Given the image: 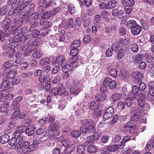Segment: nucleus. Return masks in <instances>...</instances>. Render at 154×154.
Segmentation results:
<instances>
[{
    "label": "nucleus",
    "instance_id": "nucleus-1",
    "mask_svg": "<svg viewBox=\"0 0 154 154\" xmlns=\"http://www.w3.org/2000/svg\"><path fill=\"white\" fill-rule=\"evenodd\" d=\"M65 57L63 55L58 56L56 59L54 64L61 65L63 71L71 70L76 68L78 66L76 59L75 57H72L69 60L68 64H66L63 62Z\"/></svg>",
    "mask_w": 154,
    "mask_h": 154
},
{
    "label": "nucleus",
    "instance_id": "nucleus-2",
    "mask_svg": "<svg viewBox=\"0 0 154 154\" xmlns=\"http://www.w3.org/2000/svg\"><path fill=\"white\" fill-rule=\"evenodd\" d=\"M15 149H17L18 152L23 154H29V153L32 151L33 146H31L29 141L23 142V140L18 141L14 145Z\"/></svg>",
    "mask_w": 154,
    "mask_h": 154
},
{
    "label": "nucleus",
    "instance_id": "nucleus-3",
    "mask_svg": "<svg viewBox=\"0 0 154 154\" xmlns=\"http://www.w3.org/2000/svg\"><path fill=\"white\" fill-rule=\"evenodd\" d=\"M25 128L23 126H20L16 129V131L14 132V137L12 138L9 143L11 146L15 145L18 141L23 140V134L24 133Z\"/></svg>",
    "mask_w": 154,
    "mask_h": 154
},
{
    "label": "nucleus",
    "instance_id": "nucleus-4",
    "mask_svg": "<svg viewBox=\"0 0 154 154\" xmlns=\"http://www.w3.org/2000/svg\"><path fill=\"white\" fill-rule=\"evenodd\" d=\"M27 36H25L24 38V36L19 37L18 35L15 36L14 39L13 38L10 37L9 38L8 42L4 44L2 47L3 49L5 51L8 50L9 49L11 48V46H10L11 43L18 44V42L21 43H24L27 39ZM14 45V44H13Z\"/></svg>",
    "mask_w": 154,
    "mask_h": 154
},
{
    "label": "nucleus",
    "instance_id": "nucleus-5",
    "mask_svg": "<svg viewBox=\"0 0 154 154\" xmlns=\"http://www.w3.org/2000/svg\"><path fill=\"white\" fill-rule=\"evenodd\" d=\"M11 32L13 35H14L13 39H14L15 36L18 35L19 37L24 36V38L25 36H27V39L29 38V35L28 34L23 35L22 33V29H21L17 28L14 25H12L10 27L7 28L5 31V35L6 37H8L10 35Z\"/></svg>",
    "mask_w": 154,
    "mask_h": 154
},
{
    "label": "nucleus",
    "instance_id": "nucleus-6",
    "mask_svg": "<svg viewBox=\"0 0 154 154\" xmlns=\"http://www.w3.org/2000/svg\"><path fill=\"white\" fill-rule=\"evenodd\" d=\"M142 113L139 109L136 110L134 112V114L131 117L132 121H139L141 123H145L146 122V118L145 116H142Z\"/></svg>",
    "mask_w": 154,
    "mask_h": 154
},
{
    "label": "nucleus",
    "instance_id": "nucleus-7",
    "mask_svg": "<svg viewBox=\"0 0 154 154\" xmlns=\"http://www.w3.org/2000/svg\"><path fill=\"white\" fill-rule=\"evenodd\" d=\"M59 128V124L57 122L52 123L50 124L48 128V130L49 131L53 133V135L51 136V138L55 140L57 138L55 136L60 135V132L58 131Z\"/></svg>",
    "mask_w": 154,
    "mask_h": 154
},
{
    "label": "nucleus",
    "instance_id": "nucleus-8",
    "mask_svg": "<svg viewBox=\"0 0 154 154\" xmlns=\"http://www.w3.org/2000/svg\"><path fill=\"white\" fill-rule=\"evenodd\" d=\"M40 24L42 27L40 29L41 33L42 35H45L48 34L49 31L48 28L51 26L52 24L51 23L48 21H44L43 19L41 20Z\"/></svg>",
    "mask_w": 154,
    "mask_h": 154
},
{
    "label": "nucleus",
    "instance_id": "nucleus-9",
    "mask_svg": "<svg viewBox=\"0 0 154 154\" xmlns=\"http://www.w3.org/2000/svg\"><path fill=\"white\" fill-rule=\"evenodd\" d=\"M83 82H79L77 80H75L73 82V85L70 88V92L71 94H76L78 95L81 90L79 87L82 86L84 87Z\"/></svg>",
    "mask_w": 154,
    "mask_h": 154
},
{
    "label": "nucleus",
    "instance_id": "nucleus-10",
    "mask_svg": "<svg viewBox=\"0 0 154 154\" xmlns=\"http://www.w3.org/2000/svg\"><path fill=\"white\" fill-rule=\"evenodd\" d=\"M20 2V0H15L12 5V8L8 12L9 16L13 15L14 16H17L19 13V11L17 9Z\"/></svg>",
    "mask_w": 154,
    "mask_h": 154
},
{
    "label": "nucleus",
    "instance_id": "nucleus-11",
    "mask_svg": "<svg viewBox=\"0 0 154 154\" xmlns=\"http://www.w3.org/2000/svg\"><path fill=\"white\" fill-rule=\"evenodd\" d=\"M31 10H28L26 13L23 12H21L18 16L19 19H21L23 21L27 22L30 20V17L32 13L31 12Z\"/></svg>",
    "mask_w": 154,
    "mask_h": 154
},
{
    "label": "nucleus",
    "instance_id": "nucleus-12",
    "mask_svg": "<svg viewBox=\"0 0 154 154\" xmlns=\"http://www.w3.org/2000/svg\"><path fill=\"white\" fill-rule=\"evenodd\" d=\"M132 78L134 80V82L135 84H139V83H140L143 78V74L139 72H135L131 74Z\"/></svg>",
    "mask_w": 154,
    "mask_h": 154
},
{
    "label": "nucleus",
    "instance_id": "nucleus-13",
    "mask_svg": "<svg viewBox=\"0 0 154 154\" xmlns=\"http://www.w3.org/2000/svg\"><path fill=\"white\" fill-rule=\"evenodd\" d=\"M131 122H129L126 124V125L122 129L123 133H128L129 131V133L133 134L137 132L133 126L131 125Z\"/></svg>",
    "mask_w": 154,
    "mask_h": 154
},
{
    "label": "nucleus",
    "instance_id": "nucleus-14",
    "mask_svg": "<svg viewBox=\"0 0 154 154\" xmlns=\"http://www.w3.org/2000/svg\"><path fill=\"white\" fill-rule=\"evenodd\" d=\"M107 71L111 76L116 78L117 75V70L114 64L111 63L108 67Z\"/></svg>",
    "mask_w": 154,
    "mask_h": 154
},
{
    "label": "nucleus",
    "instance_id": "nucleus-15",
    "mask_svg": "<svg viewBox=\"0 0 154 154\" xmlns=\"http://www.w3.org/2000/svg\"><path fill=\"white\" fill-rule=\"evenodd\" d=\"M10 108V105L8 103H4L0 107V112L2 113H5L7 116H9L11 113Z\"/></svg>",
    "mask_w": 154,
    "mask_h": 154
},
{
    "label": "nucleus",
    "instance_id": "nucleus-16",
    "mask_svg": "<svg viewBox=\"0 0 154 154\" xmlns=\"http://www.w3.org/2000/svg\"><path fill=\"white\" fill-rule=\"evenodd\" d=\"M104 84L107 85L110 89H114L116 86V82L109 78H107L104 81Z\"/></svg>",
    "mask_w": 154,
    "mask_h": 154
},
{
    "label": "nucleus",
    "instance_id": "nucleus-17",
    "mask_svg": "<svg viewBox=\"0 0 154 154\" xmlns=\"http://www.w3.org/2000/svg\"><path fill=\"white\" fill-rule=\"evenodd\" d=\"M114 109L112 106H110L107 108L103 115L104 120L109 119L113 114Z\"/></svg>",
    "mask_w": 154,
    "mask_h": 154
},
{
    "label": "nucleus",
    "instance_id": "nucleus-18",
    "mask_svg": "<svg viewBox=\"0 0 154 154\" xmlns=\"http://www.w3.org/2000/svg\"><path fill=\"white\" fill-rule=\"evenodd\" d=\"M138 103L142 109L144 111H148L150 108V105L144 100H142L141 99H138Z\"/></svg>",
    "mask_w": 154,
    "mask_h": 154
},
{
    "label": "nucleus",
    "instance_id": "nucleus-19",
    "mask_svg": "<svg viewBox=\"0 0 154 154\" xmlns=\"http://www.w3.org/2000/svg\"><path fill=\"white\" fill-rule=\"evenodd\" d=\"M139 89L138 87L136 85L133 86L131 91L128 94L130 95L129 96H131L132 99L136 98L138 100V94Z\"/></svg>",
    "mask_w": 154,
    "mask_h": 154
},
{
    "label": "nucleus",
    "instance_id": "nucleus-20",
    "mask_svg": "<svg viewBox=\"0 0 154 154\" xmlns=\"http://www.w3.org/2000/svg\"><path fill=\"white\" fill-rule=\"evenodd\" d=\"M14 44V45H13V43L10 44V46H11V48L8 49L6 53V55L8 57L11 58L15 53V51L14 48L18 46V44Z\"/></svg>",
    "mask_w": 154,
    "mask_h": 154
},
{
    "label": "nucleus",
    "instance_id": "nucleus-21",
    "mask_svg": "<svg viewBox=\"0 0 154 154\" xmlns=\"http://www.w3.org/2000/svg\"><path fill=\"white\" fill-rule=\"evenodd\" d=\"M14 63L13 60H11L6 62L4 64L3 69L5 72L7 73L8 71H9L12 70L11 67L13 66V64Z\"/></svg>",
    "mask_w": 154,
    "mask_h": 154
},
{
    "label": "nucleus",
    "instance_id": "nucleus-22",
    "mask_svg": "<svg viewBox=\"0 0 154 154\" xmlns=\"http://www.w3.org/2000/svg\"><path fill=\"white\" fill-rule=\"evenodd\" d=\"M122 97V95L119 93H116L112 94L110 97V100L112 102H115L119 101Z\"/></svg>",
    "mask_w": 154,
    "mask_h": 154
},
{
    "label": "nucleus",
    "instance_id": "nucleus-23",
    "mask_svg": "<svg viewBox=\"0 0 154 154\" xmlns=\"http://www.w3.org/2000/svg\"><path fill=\"white\" fill-rule=\"evenodd\" d=\"M32 47L30 45L26 48L25 47L22 48L21 50L24 51L23 55L24 56H27L29 55V53L34 50V47H32Z\"/></svg>",
    "mask_w": 154,
    "mask_h": 154
},
{
    "label": "nucleus",
    "instance_id": "nucleus-24",
    "mask_svg": "<svg viewBox=\"0 0 154 154\" xmlns=\"http://www.w3.org/2000/svg\"><path fill=\"white\" fill-rule=\"evenodd\" d=\"M141 30V26L138 25L134 26L131 30V34L134 35H139Z\"/></svg>",
    "mask_w": 154,
    "mask_h": 154
},
{
    "label": "nucleus",
    "instance_id": "nucleus-25",
    "mask_svg": "<svg viewBox=\"0 0 154 154\" xmlns=\"http://www.w3.org/2000/svg\"><path fill=\"white\" fill-rule=\"evenodd\" d=\"M50 38L51 39L54 41L56 40L57 42H59L64 41L65 39L64 36H60V35L58 34H56L55 35H51L50 36Z\"/></svg>",
    "mask_w": 154,
    "mask_h": 154
},
{
    "label": "nucleus",
    "instance_id": "nucleus-26",
    "mask_svg": "<svg viewBox=\"0 0 154 154\" xmlns=\"http://www.w3.org/2000/svg\"><path fill=\"white\" fill-rule=\"evenodd\" d=\"M3 80V82L1 85L2 88H7L10 89L12 88V84L9 83V79H6V78L4 77Z\"/></svg>",
    "mask_w": 154,
    "mask_h": 154
},
{
    "label": "nucleus",
    "instance_id": "nucleus-27",
    "mask_svg": "<svg viewBox=\"0 0 154 154\" xmlns=\"http://www.w3.org/2000/svg\"><path fill=\"white\" fill-rule=\"evenodd\" d=\"M8 90L5 89L0 92V100L2 102H5L6 100L7 95L8 94Z\"/></svg>",
    "mask_w": 154,
    "mask_h": 154
},
{
    "label": "nucleus",
    "instance_id": "nucleus-28",
    "mask_svg": "<svg viewBox=\"0 0 154 154\" xmlns=\"http://www.w3.org/2000/svg\"><path fill=\"white\" fill-rule=\"evenodd\" d=\"M119 76L122 79L125 80L129 77L130 74L126 70L123 69L121 70Z\"/></svg>",
    "mask_w": 154,
    "mask_h": 154
},
{
    "label": "nucleus",
    "instance_id": "nucleus-29",
    "mask_svg": "<svg viewBox=\"0 0 154 154\" xmlns=\"http://www.w3.org/2000/svg\"><path fill=\"white\" fill-rule=\"evenodd\" d=\"M50 79V75L47 74L45 75H41L39 77V81L41 83L48 82Z\"/></svg>",
    "mask_w": 154,
    "mask_h": 154
},
{
    "label": "nucleus",
    "instance_id": "nucleus-30",
    "mask_svg": "<svg viewBox=\"0 0 154 154\" xmlns=\"http://www.w3.org/2000/svg\"><path fill=\"white\" fill-rule=\"evenodd\" d=\"M75 146L74 144H70L64 150L65 154H70L75 149Z\"/></svg>",
    "mask_w": 154,
    "mask_h": 154
},
{
    "label": "nucleus",
    "instance_id": "nucleus-31",
    "mask_svg": "<svg viewBox=\"0 0 154 154\" xmlns=\"http://www.w3.org/2000/svg\"><path fill=\"white\" fill-rule=\"evenodd\" d=\"M94 137L93 136H90L88 137L84 143V146H85L91 145L94 143Z\"/></svg>",
    "mask_w": 154,
    "mask_h": 154
},
{
    "label": "nucleus",
    "instance_id": "nucleus-32",
    "mask_svg": "<svg viewBox=\"0 0 154 154\" xmlns=\"http://www.w3.org/2000/svg\"><path fill=\"white\" fill-rule=\"evenodd\" d=\"M35 129H36L35 128L32 127L30 125L28 126L26 128H25V131L27 134L29 136H31L34 133Z\"/></svg>",
    "mask_w": 154,
    "mask_h": 154
},
{
    "label": "nucleus",
    "instance_id": "nucleus-33",
    "mask_svg": "<svg viewBox=\"0 0 154 154\" xmlns=\"http://www.w3.org/2000/svg\"><path fill=\"white\" fill-rule=\"evenodd\" d=\"M87 110V107L86 106H84L82 104H81L80 106V112H79V110L75 111V115L76 116H79L81 113H82L83 112H85L86 110Z\"/></svg>",
    "mask_w": 154,
    "mask_h": 154
},
{
    "label": "nucleus",
    "instance_id": "nucleus-34",
    "mask_svg": "<svg viewBox=\"0 0 154 154\" xmlns=\"http://www.w3.org/2000/svg\"><path fill=\"white\" fill-rule=\"evenodd\" d=\"M137 24L136 22L133 20H128L127 24V27L131 29V30L136 26Z\"/></svg>",
    "mask_w": 154,
    "mask_h": 154
},
{
    "label": "nucleus",
    "instance_id": "nucleus-35",
    "mask_svg": "<svg viewBox=\"0 0 154 154\" xmlns=\"http://www.w3.org/2000/svg\"><path fill=\"white\" fill-rule=\"evenodd\" d=\"M9 139V136L7 134H4L0 137V142L2 144H4L7 143Z\"/></svg>",
    "mask_w": 154,
    "mask_h": 154
},
{
    "label": "nucleus",
    "instance_id": "nucleus-36",
    "mask_svg": "<svg viewBox=\"0 0 154 154\" xmlns=\"http://www.w3.org/2000/svg\"><path fill=\"white\" fill-rule=\"evenodd\" d=\"M130 95L128 94V97L124 100V102L126 105L128 106H130L132 104V101L135 98L132 99L131 96H129Z\"/></svg>",
    "mask_w": 154,
    "mask_h": 154
},
{
    "label": "nucleus",
    "instance_id": "nucleus-37",
    "mask_svg": "<svg viewBox=\"0 0 154 154\" xmlns=\"http://www.w3.org/2000/svg\"><path fill=\"white\" fill-rule=\"evenodd\" d=\"M106 97V95L105 94H100L96 95L95 99L98 101H102L105 100Z\"/></svg>",
    "mask_w": 154,
    "mask_h": 154
},
{
    "label": "nucleus",
    "instance_id": "nucleus-38",
    "mask_svg": "<svg viewBox=\"0 0 154 154\" xmlns=\"http://www.w3.org/2000/svg\"><path fill=\"white\" fill-rule=\"evenodd\" d=\"M68 10L69 12L71 14H75L76 10L74 5L72 4H69L68 6Z\"/></svg>",
    "mask_w": 154,
    "mask_h": 154
},
{
    "label": "nucleus",
    "instance_id": "nucleus-39",
    "mask_svg": "<svg viewBox=\"0 0 154 154\" xmlns=\"http://www.w3.org/2000/svg\"><path fill=\"white\" fill-rule=\"evenodd\" d=\"M10 21L8 18H6L5 20L2 21L1 24L2 27L5 28H9L10 25Z\"/></svg>",
    "mask_w": 154,
    "mask_h": 154
},
{
    "label": "nucleus",
    "instance_id": "nucleus-40",
    "mask_svg": "<svg viewBox=\"0 0 154 154\" xmlns=\"http://www.w3.org/2000/svg\"><path fill=\"white\" fill-rule=\"evenodd\" d=\"M87 151L90 153H95L98 151V148L97 147L94 145H90L88 146Z\"/></svg>",
    "mask_w": 154,
    "mask_h": 154
},
{
    "label": "nucleus",
    "instance_id": "nucleus-41",
    "mask_svg": "<svg viewBox=\"0 0 154 154\" xmlns=\"http://www.w3.org/2000/svg\"><path fill=\"white\" fill-rule=\"evenodd\" d=\"M51 60L48 58H44L40 60V63L42 66H45L49 64Z\"/></svg>",
    "mask_w": 154,
    "mask_h": 154
},
{
    "label": "nucleus",
    "instance_id": "nucleus-42",
    "mask_svg": "<svg viewBox=\"0 0 154 154\" xmlns=\"http://www.w3.org/2000/svg\"><path fill=\"white\" fill-rule=\"evenodd\" d=\"M29 2L26 0H24L21 3V5L17 9H18L19 12L23 10L26 8L28 5Z\"/></svg>",
    "mask_w": 154,
    "mask_h": 154
},
{
    "label": "nucleus",
    "instance_id": "nucleus-43",
    "mask_svg": "<svg viewBox=\"0 0 154 154\" xmlns=\"http://www.w3.org/2000/svg\"><path fill=\"white\" fill-rule=\"evenodd\" d=\"M42 55L43 53L42 51L37 50L32 54V56L35 59H38L42 57Z\"/></svg>",
    "mask_w": 154,
    "mask_h": 154
},
{
    "label": "nucleus",
    "instance_id": "nucleus-44",
    "mask_svg": "<svg viewBox=\"0 0 154 154\" xmlns=\"http://www.w3.org/2000/svg\"><path fill=\"white\" fill-rule=\"evenodd\" d=\"M20 19L16 21L15 19H14L12 20L13 22H14V23L13 24V25H14L15 27H16L17 28L21 29L20 27L23 24V21L21 19Z\"/></svg>",
    "mask_w": 154,
    "mask_h": 154
},
{
    "label": "nucleus",
    "instance_id": "nucleus-45",
    "mask_svg": "<svg viewBox=\"0 0 154 154\" xmlns=\"http://www.w3.org/2000/svg\"><path fill=\"white\" fill-rule=\"evenodd\" d=\"M117 2L115 0L110 1L108 3L107 5L106 8L107 9H111L114 7L116 5Z\"/></svg>",
    "mask_w": 154,
    "mask_h": 154
},
{
    "label": "nucleus",
    "instance_id": "nucleus-46",
    "mask_svg": "<svg viewBox=\"0 0 154 154\" xmlns=\"http://www.w3.org/2000/svg\"><path fill=\"white\" fill-rule=\"evenodd\" d=\"M8 72V73L6 76V79H8L9 80L12 79L15 77L16 73L14 72V71H12L11 70Z\"/></svg>",
    "mask_w": 154,
    "mask_h": 154
},
{
    "label": "nucleus",
    "instance_id": "nucleus-47",
    "mask_svg": "<svg viewBox=\"0 0 154 154\" xmlns=\"http://www.w3.org/2000/svg\"><path fill=\"white\" fill-rule=\"evenodd\" d=\"M144 55L141 54H139L136 56L134 59V62L135 63H138L140 62L143 58Z\"/></svg>",
    "mask_w": 154,
    "mask_h": 154
},
{
    "label": "nucleus",
    "instance_id": "nucleus-48",
    "mask_svg": "<svg viewBox=\"0 0 154 154\" xmlns=\"http://www.w3.org/2000/svg\"><path fill=\"white\" fill-rule=\"evenodd\" d=\"M71 50L70 51V54L72 56V57H75L76 59V62H77V59L75 57L79 52V49L75 48H70Z\"/></svg>",
    "mask_w": 154,
    "mask_h": 154
},
{
    "label": "nucleus",
    "instance_id": "nucleus-49",
    "mask_svg": "<svg viewBox=\"0 0 154 154\" xmlns=\"http://www.w3.org/2000/svg\"><path fill=\"white\" fill-rule=\"evenodd\" d=\"M81 44V42L80 40H75L71 45L70 48H77L79 47L80 46Z\"/></svg>",
    "mask_w": 154,
    "mask_h": 154
},
{
    "label": "nucleus",
    "instance_id": "nucleus-50",
    "mask_svg": "<svg viewBox=\"0 0 154 154\" xmlns=\"http://www.w3.org/2000/svg\"><path fill=\"white\" fill-rule=\"evenodd\" d=\"M125 54V51L123 49H120L118 52L117 54V59L118 60H120L123 57Z\"/></svg>",
    "mask_w": 154,
    "mask_h": 154
},
{
    "label": "nucleus",
    "instance_id": "nucleus-51",
    "mask_svg": "<svg viewBox=\"0 0 154 154\" xmlns=\"http://www.w3.org/2000/svg\"><path fill=\"white\" fill-rule=\"evenodd\" d=\"M8 10V8L6 6H4L0 8V15H4L5 14Z\"/></svg>",
    "mask_w": 154,
    "mask_h": 154
},
{
    "label": "nucleus",
    "instance_id": "nucleus-52",
    "mask_svg": "<svg viewBox=\"0 0 154 154\" xmlns=\"http://www.w3.org/2000/svg\"><path fill=\"white\" fill-rule=\"evenodd\" d=\"M20 81V79L19 77L15 76L12 79L11 83L12 85H15L18 84Z\"/></svg>",
    "mask_w": 154,
    "mask_h": 154
},
{
    "label": "nucleus",
    "instance_id": "nucleus-53",
    "mask_svg": "<svg viewBox=\"0 0 154 154\" xmlns=\"http://www.w3.org/2000/svg\"><path fill=\"white\" fill-rule=\"evenodd\" d=\"M87 129L88 133H92L95 131V125L92 124H91L87 127Z\"/></svg>",
    "mask_w": 154,
    "mask_h": 154
},
{
    "label": "nucleus",
    "instance_id": "nucleus-54",
    "mask_svg": "<svg viewBox=\"0 0 154 154\" xmlns=\"http://www.w3.org/2000/svg\"><path fill=\"white\" fill-rule=\"evenodd\" d=\"M20 106V104L19 103L13 101L12 104V106L11 107V110H19V108Z\"/></svg>",
    "mask_w": 154,
    "mask_h": 154
},
{
    "label": "nucleus",
    "instance_id": "nucleus-55",
    "mask_svg": "<svg viewBox=\"0 0 154 154\" xmlns=\"http://www.w3.org/2000/svg\"><path fill=\"white\" fill-rule=\"evenodd\" d=\"M42 40L40 38H37L33 42L32 45H31L32 47H34V49L35 47L38 46L42 43Z\"/></svg>",
    "mask_w": 154,
    "mask_h": 154
},
{
    "label": "nucleus",
    "instance_id": "nucleus-56",
    "mask_svg": "<svg viewBox=\"0 0 154 154\" xmlns=\"http://www.w3.org/2000/svg\"><path fill=\"white\" fill-rule=\"evenodd\" d=\"M149 96V93L148 92L145 91L140 95L138 99H141L142 100H144L146 99Z\"/></svg>",
    "mask_w": 154,
    "mask_h": 154
},
{
    "label": "nucleus",
    "instance_id": "nucleus-57",
    "mask_svg": "<svg viewBox=\"0 0 154 154\" xmlns=\"http://www.w3.org/2000/svg\"><path fill=\"white\" fill-rule=\"evenodd\" d=\"M90 108L91 110L94 111L98 109L99 106L96 102L92 101L90 103Z\"/></svg>",
    "mask_w": 154,
    "mask_h": 154
},
{
    "label": "nucleus",
    "instance_id": "nucleus-58",
    "mask_svg": "<svg viewBox=\"0 0 154 154\" xmlns=\"http://www.w3.org/2000/svg\"><path fill=\"white\" fill-rule=\"evenodd\" d=\"M118 146L117 145L110 146L107 148V149L110 152H114L117 150Z\"/></svg>",
    "mask_w": 154,
    "mask_h": 154
},
{
    "label": "nucleus",
    "instance_id": "nucleus-59",
    "mask_svg": "<svg viewBox=\"0 0 154 154\" xmlns=\"http://www.w3.org/2000/svg\"><path fill=\"white\" fill-rule=\"evenodd\" d=\"M115 45H112L111 48H109L106 52V55L107 57H110L112 54V50H114L115 49L113 48L115 47Z\"/></svg>",
    "mask_w": 154,
    "mask_h": 154
},
{
    "label": "nucleus",
    "instance_id": "nucleus-60",
    "mask_svg": "<svg viewBox=\"0 0 154 154\" xmlns=\"http://www.w3.org/2000/svg\"><path fill=\"white\" fill-rule=\"evenodd\" d=\"M85 149V147L82 145H79L77 147V151L79 154L83 153Z\"/></svg>",
    "mask_w": 154,
    "mask_h": 154
},
{
    "label": "nucleus",
    "instance_id": "nucleus-61",
    "mask_svg": "<svg viewBox=\"0 0 154 154\" xmlns=\"http://www.w3.org/2000/svg\"><path fill=\"white\" fill-rule=\"evenodd\" d=\"M81 134L80 131L78 130H74L72 131L71 133V135L73 137H78Z\"/></svg>",
    "mask_w": 154,
    "mask_h": 154
},
{
    "label": "nucleus",
    "instance_id": "nucleus-62",
    "mask_svg": "<svg viewBox=\"0 0 154 154\" xmlns=\"http://www.w3.org/2000/svg\"><path fill=\"white\" fill-rule=\"evenodd\" d=\"M82 124L84 125H87L89 124H92L94 123V121L93 120L91 119H84L82 120L81 121Z\"/></svg>",
    "mask_w": 154,
    "mask_h": 154
},
{
    "label": "nucleus",
    "instance_id": "nucleus-63",
    "mask_svg": "<svg viewBox=\"0 0 154 154\" xmlns=\"http://www.w3.org/2000/svg\"><path fill=\"white\" fill-rule=\"evenodd\" d=\"M101 114V111L98 109L94 111L93 113L92 116L95 119L100 117Z\"/></svg>",
    "mask_w": 154,
    "mask_h": 154
},
{
    "label": "nucleus",
    "instance_id": "nucleus-64",
    "mask_svg": "<svg viewBox=\"0 0 154 154\" xmlns=\"http://www.w3.org/2000/svg\"><path fill=\"white\" fill-rule=\"evenodd\" d=\"M125 107V103L122 101L119 102L117 104V109L119 111H122L124 109Z\"/></svg>",
    "mask_w": 154,
    "mask_h": 154
}]
</instances>
